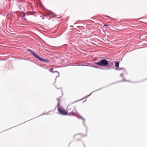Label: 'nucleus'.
<instances>
[{
	"instance_id": "aec40b11",
	"label": "nucleus",
	"mask_w": 147,
	"mask_h": 147,
	"mask_svg": "<svg viewBox=\"0 0 147 147\" xmlns=\"http://www.w3.org/2000/svg\"><path fill=\"white\" fill-rule=\"evenodd\" d=\"M104 26H108V25H107V24H104Z\"/></svg>"
},
{
	"instance_id": "423d86ee",
	"label": "nucleus",
	"mask_w": 147,
	"mask_h": 147,
	"mask_svg": "<svg viewBox=\"0 0 147 147\" xmlns=\"http://www.w3.org/2000/svg\"><path fill=\"white\" fill-rule=\"evenodd\" d=\"M27 50L28 51L30 52L31 54H32L35 58L37 59L38 60H40V57H39L38 55L35 52L30 49H28Z\"/></svg>"
},
{
	"instance_id": "412c9836",
	"label": "nucleus",
	"mask_w": 147,
	"mask_h": 147,
	"mask_svg": "<svg viewBox=\"0 0 147 147\" xmlns=\"http://www.w3.org/2000/svg\"><path fill=\"white\" fill-rule=\"evenodd\" d=\"M123 74H121V75H120V76H121V77H122V76H123Z\"/></svg>"
},
{
	"instance_id": "7ed1b4c3",
	"label": "nucleus",
	"mask_w": 147,
	"mask_h": 147,
	"mask_svg": "<svg viewBox=\"0 0 147 147\" xmlns=\"http://www.w3.org/2000/svg\"><path fill=\"white\" fill-rule=\"evenodd\" d=\"M68 115H71V116H75L80 119H82L83 120V123L84 124L85 119H84L80 115V114H78V115H76L75 114H74V113L71 112V113H69L68 114Z\"/></svg>"
},
{
	"instance_id": "a211bd4d",
	"label": "nucleus",
	"mask_w": 147,
	"mask_h": 147,
	"mask_svg": "<svg viewBox=\"0 0 147 147\" xmlns=\"http://www.w3.org/2000/svg\"><path fill=\"white\" fill-rule=\"evenodd\" d=\"M22 13H23V16H25V13L23 12H22Z\"/></svg>"
},
{
	"instance_id": "f03ea898",
	"label": "nucleus",
	"mask_w": 147,
	"mask_h": 147,
	"mask_svg": "<svg viewBox=\"0 0 147 147\" xmlns=\"http://www.w3.org/2000/svg\"><path fill=\"white\" fill-rule=\"evenodd\" d=\"M61 107V106L60 105L59 102H58L57 105V110L58 112L62 115H67V112L65 110L61 109L60 108Z\"/></svg>"
},
{
	"instance_id": "f3484780",
	"label": "nucleus",
	"mask_w": 147,
	"mask_h": 147,
	"mask_svg": "<svg viewBox=\"0 0 147 147\" xmlns=\"http://www.w3.org/2000/svg\"><path fill=\"white\" fill-rule=\"evenodd\" d=\"M94 91L93 92H92V93H91L89 95H88V96H90L92 94V92H95V91Z\"/></svg>"
},
{
	"instance_id": "5701e85b",
	"label": "nucleus",
	"mask_w": 147,
	"mask_h": 147,
	"mask_svg": "<svg viewBox=\"0 0 147 147\" xmlns=\"http://www.w3.org/2000/svg\"><path fill=\"white\" fill-rule=\"evenodd\" d=\"M71 27H73V26H71Z\"/></svg>"
},
{
	"instance_id": "39448f33",
	"label": "nucleus",
	"mask_w": 147,
	"mask_h": 147,
	"mask_svg": "<svg viewBox=\"0 0 147 147\" xmlns=\"http://www.w3.org/2000/svg\"><path fill=\"white\" fill-rule=\"evenodd\" d=\"M27 50L28 51L30 52L31 54H32L35 58L37 59L38 60H40V57H39L38 55L35 52L30 49H28Z\"/></svg>"
},
{
	"instance_id": "0eeeda50",
	"label": "nucleus",
	"mask_w": 147,
	"mask_h": 147,
	"mask_svg": "<svg viewBox=\"0 0 147 147\" xmlns=\"http://www.w3.org/2000/svg\"><path fill=\"white\" fill-rule=\"evenodd\" d=\"M108 65H107V67H108V69H111L112 68V67L113 65V64L109 61V62L108 61Z\"/></svg>"
},
{
	"instance_id": "9d476101",
	"label": "nucleus",
	"mask_w": 147,
	"mask_h": 147,
	"mask_svg": "<svg viewBox=\"0 0 147 147\" xmlns=\"http://www.w3.org/2000/svg\"><path fill=\"white\" fill-rule=\"evenodd\" d=\"M50 71L53 73H55V72H57V74H58V76H56V77H58L59 76V72L57 71H53V68H52V69H50Z\"/></svg>"
},
{
	"instance_id": "f257e3e1",
	"label": "nucleus",
	"mask_w": 147,
	"mask_h": 147,
	"mask_svg": "<svg viewBox=\"0 0 147 147\" xmlns=\"http://www.w3.org/2000/svg\"><path fill=\"white\" fill-rule=\"evenodd\" d=\"M94 64L103 67H107L108 65V61L105 59H103L100 60L98 62H95Z\"/></svg>"
},
{
	"instance_id": "4468645a",
	"label": "nucleus",
	"mask_w": 147,
	"mask_h": 147,
	"mask_svg": "<svg viewBox=\"0 0 147 147\" xmlns=\"http://www.w3.org/2000/svg\"><path fill=\"white\" fill-rule=\"evenodd\" d=\"M22 21H25V20H26L25 19V18H23L22 19Z\"/></svg>"
},
{
	"instance_id": "4be33fe9",
	"label": "nucleus",
	"mask_w": 147,
	"mask_h": 147,
	"mask_svg": "<svg viewBox=\"0 0 147 147\" xmlns=\"http://www.w3.org/2000/svg\"><path fill=\"white\" fill-rule=\"evenodd\" d=\"M21 1L19 0V1H18V2H21Z\"/></svg>"
},
{
	"instance_id": "2eb2a0df",
	"label": "nucleus",
	"mask_w": 147,
	"mask_h": 147,
	"mask_svg": "<svg viewBox=\"0 0 147 147\" xmlns=\"http://www.w3.org/2000/svg\"><path fill=\"white\" fill-rule=\"evenodd\" d=\"M81 135V134H76L75 136H78V135Z\"/></svg>"
},
{
	"instance_id": "9b49d317",
	"label": "nucleus",
	"mask_w": 147,
	"mask_h": 147,
	"mask_svg": "<svg viewBox=\"0 0 147 147\" xmlns=\"http://www.w3.org/2000/svg\"><path fill=\"white\" fill-rule=\"evenodd\" d=\"M119 62H116L115 63V66L116 67H119Z\"/></svg>"
},
{
	"instance_id": "b1692460",
	"label": "nucleus",
	"mask_w": 147,
	"mask_h": 147,
	"mask_svg": "<svg viewBox=\"0 0 147 147\" xmlns=\"http://www.w3.org/2000/svg\"><path fill=\"white\" fill-rule=\"evenodd\" d=\"M100 89H101V88H100V89H98V90H100Z\"/></svg>"
},
{
	"instance_id": "dca6fc26",
	"label": "nucleus",
	"mask_w": 147,
	"mask_h": 147,
	"mask_svg": "<svg viewBox=\"0 0 147 147\" xmlns=\"http://www.w3.org/2000/svg\"><path fill=\"white\" fill-rule=\"evenodd\" d=\"M56 16V15H54V16H52L51 17V18H53L54 17Z\"/></svg>"
},
{
	"instance_id": "6ab92c4d",
	"label": "nucleus",
	"mask_w": 147,
	"mask_h": 147,
	"mask_svg": "<svg viewBox=\"0 0 147 147\" xmlns=\"http://www.w3.org/2000/svg\"><path fill=\"white\" fill-rule=\"evenodd\" d=\"M62 18V17H60L58 18H57L59 19H60Z\"/></svg>"
},
{
	"instance_id": "f8f14e48",
	"label": "nucleus",
	"mask_w": 147,
	"mask_h": 147,
	"mask_svg": "<svg viewBox=\"0 0 147 147\" xmlns=\"http://www.w3.org/2000/svg\"><path fill=\"white\" fill-rule=\"evenodd\" d=\"M90 66L92 67H94L96 68H99L98 66H97L95 65H92V66ZM99 69H102V68H99Z\"/></svg>"
},
{
	"instance_id": "1a4fd4ad",
	"label": "nucleus",
	"mask_w": 147,
	"mask_h": 147,
	"mask_svg": "<svg viewBox=\"0 0 147 147\" xmlns=\"http://www.w3.org/2000/svg\"><path fill=\"white\" fill-rule=\"evenodd\" d=\"M39 61H42V62L45 63H48L49 62V61L47 59H45L41 57H40V58Z\"/></svg>"
},
{
	"instance_id": "20e7f679",
	"label": "nucleus",
	"mask_w": 147,
	"mask_h": 147,
	"mask_svg": "<svg viewBox=\"0 0 147 147\" xmlns=\"http://www.w3.org/2000/svg\"><path fill=\"white\" fill-rule=\"evenodd\" d=\"M27 50L28 51L30 52L31 54H32L35 58L37 59L38 60H40V57H39L38 55L35 52L30 49H28Z\"/></svg>"
},
{
	"instance_id": "ddd939ff",
	"label": "nucleus",
	"mask_w": 147,
	"mask_h": 147,
	"mask_svg": "<svg viewBox=\"0 0 147 147\" xmlns=\"http://www.w3.org/2000/svg\"><path fill=\"white\" fill-rule=\"evenodd\" d=\"M123 69H124L123 68H120L119 69H116L117 70H121Z\"/></svg>"
},
{
	"instance_id": "6e6552de",
	"label": "nucleus",
	"mask_w": 147,
	"mask_h": 147,
	"mask_svg": "<svg viewBox=\"0 0 147 147\" xmlns=\"http://www.w3.org/2000/svg\"><path fill=\"white\" fill-rule=\"evenodd\" d=\"M78 63H73L72 65L73 66H89L86 65H78Z\"/></svg>"
}]
</instances>
